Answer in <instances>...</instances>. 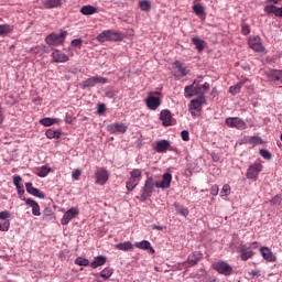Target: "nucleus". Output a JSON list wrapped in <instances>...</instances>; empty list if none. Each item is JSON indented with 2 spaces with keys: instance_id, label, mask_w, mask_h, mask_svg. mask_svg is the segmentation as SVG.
Returning a JSON list of instances; mask_svg holds the SVG:
<instances>
[{
  "instance_id": "f257e3e1",
  "label": "nucleus",
  "mask_w": 282,
  "mask_h": 282,
  "mask_svg": "<svg viewBox=\"0 0 282 282\" xmlns=\"http://www.w3.org/2000/svg\"><path fill=\"white\" fill-rule=\"evenodd\" d=\"M96 39L99 43H107V42L120 43V41H124V33L113 31V30H106V31H102L99 35H97Z\"/></svg>"
},
{
  "instance_id": "f03ea898",
  "label": "nucleus",
  "mask_w": 282,
  "mask_h": 282,
  "mask_svg": "<svg viewBox=\"0 0 282 282\" xmlns=\"http://www.w3.org/2000/svg\"><path fill=\"white\" fill-rule=\"evenodd\" d=\"M142 180V170L134 169L130 172V177L126 182V188L128 193H131L138 184H140V181Z\"/></svg>"
},
{
  "instance_id": "7ed1b4c3",
  "label": "nucleus",
  "mask_w": 282,
  "mask_h": 282,
  "mask_svg": "<svg viewBox=\"0 0 282 282\" xmlns=\"http://www.w3.org/2000/svg\"><path fill=\"white\" fill-rule=\"evenodd\" d=\"M66 39H67V31L62 30L59 33L53 32L48 34L45 37V43H47V45L58 46V45H63Z\"/></svg>"
},
{
  "instance_id": "20e7f679",
  "label": "nucleus",
  "mask_w": 282,
  "mask_h": 282,
  "mask_svg": "<svg viewBox=\"0 0 282 282\" xmlns=\"http://www.w3.org/2000/svg\"><path fill=\"white\" fill-rule=\"evenodd\" d=\"M107 83H109V79H107V77L93 76L82 82L79 84V87L82 89H89V87H96V85H107Z\"/></svg>"
},
{
  "instance_id": "39448f33",
  "label": "nucleus",
  "mask_w": 282,
  "mask_h": 282,
  "mask_svg": "<svg viewBox=\"0 0 282 282\" xmlns=\"http://www.w3.org/2000/svg\"><path fill=\"white\" fill-rule=\"evenodd\" d=\"M206 102V97L200 95L197 99H193L189 105L188 109L192 116L197 117L202 115V105Z\"/></svg>"
},
{
  "instance_id": "423d86ee",
  "label": "nucleus",
  "mask_w": 282,
  "mask_h": 282,
  "mask_svg": "<svg viewBox=\"0 0 282 282\" xmlns=\"http://www.w3.org/2000/svg\"><path fill=\"white\" fill-rule=\"evenodd\" d=\"M155 182L156 181L153 180V176H149L145 180L144 186L142 187L141 202H145L148 197H151L153 195Z\"/></svg>"
},
{
  "instance_id": "0eeeda50",
  "label": "nucleus",
  "mask_w": 282,
  "mask_h": 282,
  "mask_svg": "<svg viewBox=\"0 0 282 282\" xmlns=\"http://www.w3.org/2000/svg\"><path fill=\"white\" fill-rule=\"evenodd\" d=\"M213 268L218 274H224V276H230L232 274V267L226 261L214 262Z\"/></svg>"
},
{
  "instance_id": "6e6552de",
  "label": "nucleus",
  "mask_w": 282,
  "mask_h": 282,
  "mask_svg": "<svg viewBox=\"0 0 282 282\" xmlns=\"http://www.w3.org/2000/svg\"><path fill=\"white\" fill-rule=\"evenodd\" d=\"M248 45L253 50V52H258L260 54L265 52V46H263V43H261V37L259 35L249 36Z\"/></svg>"
},
{
  "instance_id": "1a4fd4ad",
  "label": "nucleus",
  "mask_w": 282,
  "mask_h": 282,
  "mask_svg": "<svg viewBox=\"0 0 282 282\" xmlns=\"http://www.w3.org/2000/svg\"><path fill=\"white\" fill-rule=\"evenodd\" d=\"M261 171H263V165L261 163H258V162L252 163L251 165H249L247 170V173H246L247 180H257Z\"/></svg>"
},
{
  "instance_id": "9d476101",
  "label": "nucleus",
  "mask_w": 282,
  "mask_h": 282,
  "mask_svg": "<svg viewBox=\"0 0 282 282\" xmlns=\"http://www.w3.org/2000/svg\"><path fill=\"white\" fill-rule=\"evenodd\" d=\"M225 122L227 127H230L231 129H239L240 131H243V129L247 128L246 121L238 117H228Z\"/></svg>"
},
{
  "instance_id": "9b49d317",
  "label": "nucleus",
  "mask_w": 282,
  "mask_h": 282,
  "mask_svg": "<svg viewBox=\"0 0 282 282\" xmlns=\"http://www.w3.org/2000/svg\"><path fill=\"white\" fill-rule=\"evenodd\" d=\"M198 94H202V86L197 84V80H194L192 85L184 88L185 98H193V96H198Z\"/></svg>"
},
{
  "instance_id": "f8f14e48",
  "label": "nucleus",
  "mask_w": 282,
  "mask_h": 282,
  "mask_svg": "<svg viewBox=\"0 0 282 282\" xmlns=\"http://www.w3.org/2000/svg\"><path fill=\"white\" fill-rule=\"evenodd\" d=\"M107 182H109V172L101 167L95 173V184L105 186Z\"/></svg>"
},
{
  "instance_id": "ddd939ff",
  "label": "nucleus",
  "mask_w": 282,
  "mask_h": 282,
  "mask_svg": "<svg viewBox=\"0 0 282 282\" xmlns=\"http://www.w3.org/2000/svg\"><path fill=\"white\" fill-rule=\"evenodd\" d=\"M173 65L176 69V73L174 74V77L176 78V80L184 78V76H188L189 70L186 68V66H184L182 62L175 61Z\"/></svg>"
},
{
  "instance_id": "4468645a",
  "label": "nucleus",
  "mask_w": 282,
  "mask_h": 282,
  "mask_svg": "<svg viewBox=\"0 0 282 282\" xmlns=\"http://www.w3.org/2000/svg\"><path fill=\"white\" fill-rule=\"evenodd\" d=\"M145 105L150 111H155L160 105H162V100L159 97L153 96V93H150L145 99Z\"/></svg>"
},
{
  "instance_id": "2eb2a0df",
  "label": "nucleus",
  "mask_w": 282,
  "mask_h": 282,
  "mask_svg": "<svg viewBox=\"0 0 282 282\" xmlns=\"http://www.w3.org/2000/svg\"><path fill=\"white\" fill-rule=\"evenodd\" d=\"M78 213H79L78 208L76 207H72L70 209H68L62 218V221H61L62 226H67V224H69L72 219H75Z\"/></svg>"
},
{
  "instance_id": "dca6fc26",
  "label": "nucleus",
  "mask_w": 282,
  "mask_h": 282,
  "mask_svg": "<svg viewBox=\"0 0 282 282\" xmlns=\"http://www.w3.org/2000/svg\"><path fill=\"white\" fill-rule=\"evenodd\" d=\"M171 182H173V175L171 173H164L161 182H155L156 188H171Z\"/></svg>"
},
{
  "instance_id": "f3484780",
  "label": "nucleus",
  "mask_w": 282,
  "mask_h": 282,
  "mask_svg": "<svg viewBox=\"0 0 282 282\" xmlns=\"http://www.w3.org/2000/svg\"><path fill=\"white\" fill-rule=\"evenodd\" d=\"M160 120L163 127H171L173 124V115L169 109H164L160 113Z\"/></svg>"
},
{
  "instance_id": "a211bd4d",
  "label": "nucleus",
  "mask_w": 282,
  "mask_h": 282,
  "mask_svg": "<svg viewBox=\"0 0 282 282\" xmlns=\"http://www.w3.org/2000/svg\"><path fill=\"white\" fill-rule=\"evenodd\" d=\"M25 189L29 195H33V197H39V199H45V193L40 192V189L34 187L32 183H25Z\"/></svg>"
},
{
  "instance_id": "6ab92c4d",
  "label": "nucleus",
  "mask_w": 282,
  "mask_h": 282,
  "mask_svg": "<svg viewBox=\"0 0 282 282\" xmlns=\"http://www.w3.org/2000/svg\"><path fill=\"white\" fill-rule=\"evenodd\" d=\"M23 202H25L26 206H30L32 208V215L35 217H41V206H39V203L32 198H23Z\"/></svg>"
},
{
  "instance_id": "aec40b11",
  "label": "nucleus",
  "mask_w": 282,
  "mask_h": 282,
  "mask_svg": "<svg viewBox=\"0 0 282 282\" xmlns=\"http://www.w3.org/2000/svg\"><path fill=\"white\" fill-rule=\"evenodd\" d=\"M52 58L54 63H67V61H69V56H67V54L63 53V51L59 50L53 51Z\"/></svg>"
},
{
  "instance_id": "412c9836",
  "label": "nucleus",
  "mask_w": 282,
  "mask_h": 282,
  "mask_svg": "<svg viewBox=\"0 0 282 282\" xmlns=\"http://www.w3.org/2000/svg\"><path fill=\"white\" fill-rule=\"evenodd\" d=\"M108 133H127V127L124 123H111L108 126Z\"/></svg>"
},
{
  "instance_id": "4be33fe9",
  "label": "nucleus",
  "mask_w": 282,
  "mask_h": 282,
  "mask_svg": "<svg viewBox=\"0 0 282 282\" xmlns=\"http://www.w3.org/2000/svg\"><path fill=\"white\" fill-rule=\"evenodd\" d=\"M254 257V252L252 249L248 248L246 245H240V259L241 261H248V259H252Z\"/></svg>"
},
{
  "instance_id": "5701e85b",
  "label": "nucleus",
  "mask_w": 282,
  "mask_h": 282,
  "mask_svg": "<svg viewBox=\"0 0 282 282\" xmlns=\"http://www.w3.org/2000/svg\"><path fill=\"white\" fill-rule=\"evenodd\" d=\"M267 78L271 83H282V70H270L267 73Z\"/></svg>"
},
{
  "instance_id": "b1692460",
  "label": "nucleus",
  "mask_w": 282,
  "mask_h": 282,
  "mask_svg": "<svg viewBox=\"0 0 282 282\" xmlns=\"http://www.w3.org/2000/svg\"><path fill=\"white\" fill-rule=\"evenodd\" d=\"M261 256L265 261H269L270 263L276 261V258L274 257V253L270 250L268 247H262L260 249Z\"/></svg>"
},
{
  "instance_id": "393cba45",
  "label": "nucleus",
  "mask_w": 282,
  "mask_h": 282,
  "mask_svg": "<svg viewBox=\"0 0 282 282\" xmlns=\"http://www.w3.org/2000/svg\"><path fill=\"white\" fill-rule=\"evenodd\" d=\"M202 257H203L202 252L194 251L187 257V263H189V265H197Z\"/></svg>"
},
{
  "instance_id": "a878e982",
  "label": "nucleus",
  "mask_w": 282,
  "mask_h": 282,
  "mask_svg": "<svg viewBox=\"0 0 282 282\" xmlns=\"http://www.w3.org/2000/svg\"><path fill=\"white\" fill-rule=\"evenodd\" d=\"M134 247L139 248V250H150L151 254H155V249L151 247V242H149L148 240L135 242Z\"/></svg>"
},
{
  "instance_id": "bb28decb",
  "label": "nucleus",
  "mask_w": 282,
  "mask_h": 282,
  "mask_svg": "<svg viewBox=\"0 0 282 282\" xmlns=\"http://www.w3.org/2000/svg\"><path fill=\"white\" fill-rule=\"evenodd\" d=\"M107 263V257L105 256H97L94 258V261L90 263V267L96 270V268H100Z\"/></svg>"
},
{
  "instance_id": "cd10ccee",
  "label": "nucleus",
  "mask_w": 282,
  "mask_h": 282,
  "mask_svg": "<svg viewBox=\"0 0 282 282\" xmlns=\"http://www.w3.org/2000/svg\"><path fill=\"white\" fill-rule=\"evenodd\" d=\"M171 147V142L169 140H161L155 145L156 153H166V150Z\"/></svg>"
},
{
  "instance_id": "c85d7f7f",
  "label": "nucleus",
  "mask_w": 282,
  "mask_h": 282,
  "mask_svg": "<svg viewBox=\"0 0 282 282\" xmlns=\"http://www.w3.org/2000/svg\"><path fill=\"white\" fill-rule=\"evenodd\" d=\"M98 12V8L94 6H83L80 8V13L84 14L85 17H91V14H96Z\"/></svg>"
},
{
  "instance_id": "c756f323",
  "label": "nucleus",
  "mask_w": 282,
  "mask_h": 282,
  "mask_svg": "<svg viewBox=\"0 0 282 282\" xmlns=\"http://www.w3.org/2000/svg\"><path fill=\"white\" fill-rule=\"evenodd\" d=\"M44 6L47 10H54V8H61L63 6V0H45Z\"/></svg>"
},
{
  "instance_id": "7c9ffc66",
  "label": "nucleus",
  "mask_w": 282,
  "mask_h": 282,
  "mask_svg": "<svg viewBox=\"0 0 282 282\" xmlns=\"http://www.w3.org/2000/svg\"><path fill=\"white\" fill-rule=\"evenodd\" d=\"M117 250H121L122 252H129V250H133V243L131 241L120 242L115 246Z\"/></svg>"
},
{
  "instance_id": "2f4dec72",
  "label": "nucleus",
  "mask_w": 282,
  "mask_h": 282,
  "mask_svg": "<svg viewBox=\"0 0 282 282\" xmlns=\"http://www.w3.org/2000/svg\"><path fill=\"white\" fill-rule=\"evenodd\" d=\"M45 135L48 140H59L62 132L61 130L47 129Z\"/></svg>"
},
{
  "instance_id": "473e14b6",
  "label": "nucleus",
  "mask_w": 282,
  "mask_h": 282,
  "mask_svg": "<svg viewBox=\"0 0 282 282\" xmlns=\"http://www.w3.org/2000/svg\"><path fill=\"white\" fill-rule=\"evenodd\" d=\"M14 28L10 24H0V36H8V34H12Z\"/></svg>"
},
{
  "instance_id": "72a5a7b5",
  "label": "nucleus",
  "mask_w": 282,
  "mask_h": 282,
  "mask_svg": "<svg viewBox=\"0 0 282 282\" xmlns=\"http://www.w3.org/2000/svg\"><path fill=\"white\" fill-rule=\"evenodd\" d=\"M56 122H58V119L50 117H45L40 120V124H42L43 127H52V124H56Z\"/></svg>"
},
{
  "instance_id": "f704fd0d",
  "label": "nucleus",
  "mask_w": 282,
  "mask_h": 282,
  "mask_svg": "<svg viewBox=\"0 0 282 282\" xmlns=\"http://www.w3.org/2000/svg\"><path fill=\"white\" fill-rule=\"evenodd\" d=\"M192 43L193 45H195L197 52H204V43H205L204 40L199 37H193Z\"/></svg>"
},
{
  "instance_id": "c9c22d12",
  "label": "nucleus",
  "mask_w": 282,
  "mask_h": 282,
  "mask_svg": "<svg viewBox=\"0 0 282 282\" xmlns=\"http://www.w3.org/2000/svg\"><path fill=\"white\" fill-rule=\"evenodd\" d=\"M242 87H243V84H241V83L230 86L229 94H231V96H237V94H239L241 91Z\"/></svg>"
},
{
  "instance_id": "e433bc0d",
  "label": "nucleus",
  "mask_w": 282,
  "mask_h": 282,
  "mask_svg": "<svg viewBox=\"0 0 282 282\" xmlns=\"http://www.w3.org/2000/svg\"><path fill=\"white\" fill-rule=\"evenodd\" d=\"M139 8L142 12H149V10H151V2L149 0H141L139 2Z\"/></svg>"
},
{
  "instance_id": "4c0bfd02",
  "label": "nucleus",
  "mask_w": 282,
  "mask_h": 282,
  "mask_svg": "<svg viewBox=\"0 0 282 282\" xmlns=\"http://www.w3.org/2000/svg\"><path fill=\"white\" fill-rule=\"evenodd\" d=\"M276 10H280V7L273 4H268L264 7V12H267V14H274L276 17Z\"/></svg>"
},
{
  "instance_id": "58836bf2",
  "label": "nucleus",
  "mask_w": 282,
  "mask_h": 282,
  "mask_svg": "<svg viewBox=\"0 0 282 282\" xmlns=\"http://www.w3.org/2000/svg\"><path fill=\"white\" fill-rule=\"evenodd\" d=\"M111 274H113V269L111 268H105L101 272H100V276L101 279H110Z\"/></svg>"
},
{
  "instance_id": "ea45409f",
  "label": "nucleus",
  "mask_w": 282,
  "mask_h": 282,
  "mask_svg": "<svg viewBox=\"0 0 282 282\" xmlns=\"http://www.w3.org/2000/svg\"><path fill=\"white\" fill-rule=\"evenodd\" d=\"M249 144H252V147H257L259 144H263V139H261V137H251L249 139Z\"/></svg>"
},
{
  "instance_id": "a19ab883",
  "label": "nucleus",
  "mask_w": 282,
  "mask_h": 282,
  "mask_svg": "<svg viewBox=\"0 0 282 282\" xmlns=\"http://www.w3.org/2000/svg\"><path fill=\"white\" fill-rule=\"evenodd\" d=\"M76 265L87 267L89 265V260L83 257H78L75 260Z\"/></svg>"
},
{
  "instance_id": "79ce46f5",
  "label": "nucleus",
  "mask_w": 282,
  "mask_h": 282,
  "mask_svg": "<svg viewBox=\"0 0 282 282\" xmlns=\"http://www.w3.org/2000/svg\"><path fill=\"white\" fill-rule=\"evenodd\" d=\"M281 202H282V195L281 194H278V195L273 196L270 199L271 206H279V204H281Z\"/></svg>"
},
{
  "instance_id": "37998d69",
  "label": "nucleus",
  "mask_w": 282,
  "mask_h": 282,
  "mask_svg": "<svg viewBox=\"0 0 282 282\" xmlns=\"http://www.w3.org/2000/svg\"><path fill=\"white\" fill-rule=\"evenodd\" d=\"M23 178L20 175H14L13 176V184L15 188H21L23 186Z\"/></svg>"
},
{
  "instance_id": "c03bdc74",
  "label": "nucleus",
  "mask_w": 282,
  "mask_h": 282,
  "mask_svg": "<svg viewBox=\"0 0 282 282\" xmlns=\"http://www.w3.org/2000/svg\"><path fill=\"white\" fill-rule=\"evenodd\" d=\"M230 195V185L225 184L220 191V197H228Z\"/></svg>"
},
{
  "instance_id": "a18cd8bd",
  "label": "nucleus",
  "mask_w": 282,
  "mask_h": 282,
  "mask_svg": "<svg viewBox=\"0 0 282 282\" xmlns=\"http://www.w3.org/2000/svg\"><path fill=\"white\" fill-rule=\"evenodd\" d=\"M260 155L261 158H263L264 160H272V153H270V151L265 150V149H261L260 150Z\"/></svg>"
},
{
  "instance_id": "49530a36",
  "label": "nucleus",
  "mask_w": 282,
  "mask_h": 282,
  "mask_svg": "<svg viewBox=\"0 0 282 282\" xmlns=\"http://www.w3.org/2000/svg\"><path fill=\"white\" fill-rule=\"evenodd\" d=\"M193 10L197 17H200V14H204V7L202 4H194Z\"/></svg>"
},
{
  "instance_id": "de8ad7c7",
  "label": "nucleus",
  "mask_w": 282,
  "mask_h": 282,
  "mask_svg": "<svg viewBox=\"0 0 282 282\" xmlns=\"http://www.w3.org/2000/svg\"><path fill=\"white\" fill-rule=\"evenodd\" d=\"M241 34H243V36H248V34H250V25L246 22H242L241 24Z\"/></svg>"
},
{
  "instance_id": "09e8293b",
  "label": "nucleus",
  "mask_w": 282,
  "mask_h": 282,
  "mask_svg": "<svg viewBox=\"0 0 282 282\" xmlns=\"http://www.w3.org/2000/svg\"><path fill=\"white\" fill-rule=\"evenodd\" d=\"M48 174L50 170L47 169V166H42L37 173L39 177H47Z\"/></svg>"
},
{
  "instance_id": "8fccbe9b",
  "label": "nucleus",
  "mask_w": 282,
  "mask_h": 282,
  "mask_svg": "<svg viewBox=\"0 0 282 282\" xmlns=\"http://www.w3.org/2000/svg\"><path fill=\"white\" fill-rule=\"evenodd\" d=\"M0 230H1V232H8L10 230V221L7 220V221L0 224Z\"/></svg>"
},
{
  "instance_id": "3c124183",
  "label": "nucleus",
  "mask_w": 282,
  "mask_h": 282,
  "mask_svg": "<svg viewBox=\"0 0 282 282\" xmlns=\"http://www.w3.org/2000/svg\"><path fill=\"white\" fill-rule=\"evenodd\" d=\"M181 138H182V141H183V142H188V140H191L188 130H183V131L181 132Z\"/></svg>"
},
{
  "instance_id": "603ef678",
  "label": "nucleus",
  "mask_w": 282,
  "mask_h": 282,
  "mask_svg": "<svg viewBox=\"0 0 282 282\" xmlns=\"http://www.w3.org/2000/svg\"><path fill=\"white\" fill-rule=\"evenodd\" d=\"M12 217V214L8 210L0 212V219H10Z\"/></svg>"
},
{
  "instance_id": "864d4df0",
  "label": "nucleus",
  "mask_w": 282,
  "mask_h": 282,
  "mask_svg": "<svg viewBox=\"0 0 282 282\" xmlns=\"http://www.w3.org/2000/svg\"><path fill=\"white\" fill-rule=\"evenodd\" d=\"M70 45H72L73 47H79V45H83V40H80V39H75V40H73V41L70 42Z\"/></svg>"
},
{
  "instance_id": "5fc2aeb1",
  "label": "nucleus",
  "mask_w": 282,
  "mask_h": 282,
  "mask_svg": "<svg viewBox=\"0 0 282 282\" xmlns=\"http://www.w3.org/2000/svg\"><path fill=\"white\" fill-rule=\"evenodd\" d=\"M178 215H182V217H188V208H180L177 209Z\"/></svg>"
},
{
  "instance_id": "6e6d98bb",
  "label": "nucleus",
  "mask_w": 282,
  "mask_h": 282,
  "mask_svg": "<svg viewBox=\"0 0 282 282\" xmlns=\"http://www.w3.org/2000/svg\"><path fill=\"white\" fill-rule=\"evenodd\" d=\"M6 102L7 105H14L17 102V99H14V95H9Z\"/></svg>"
},
{
  "instance_id": "4d7b16f0",
  "label": "nucleus",
  "mask_w": 282,
  "mask_h": 282,
  "mask_svg": "<svg viewBox=\"0 0 282 282\" xmlns=\"http://www.w3.org/2000/svg\"><path fill=\"white\" fill-rule=\"evenodd\" d=\"M210 195H214V196L219 195V186L214 185V186L210 188Z\"/></svg>"
},
{
  "instance_id": "13d9d810",
  "label": "nucleus",
  "mask_w": 282,
  "mask_h": 282,
  "mask_svg": "<svg viewBox=\"0 0 282 282\" xmlns=\"http://www.w3.org/2000/svg\"><path fill=\"white\" fill-rule=\"evenodd\" d=\"M105 111H106L105 104L97 105V113H105Z\"/></svg>"
},
{
  "instance_id": "bf43d9fd",
  "label": "nucleus",
  "mask_w": 282,
  "mask_h": 282,
  "mask_svg": "<svg viewBox=\"0 0 282 282\" xmlns=\"http://www.w3.org/2000/svg\"><path fill=\"white\" fill-rule=\"evenodd\" d=\"M82 173H83V172H82L80 170H75V171L72 173L73 180H78V177H80Z\"/></svg>"
},
{
  "instance_id": "052dcab7",
  "label": "nucleus",
  "mask_w": 282,
  "mask_h": 282,
  "mask_svg": "<svg viewBox=\"0 0 282 282\" xmlns=\"http://www.w3.org/2000/svg\"><path fill=\"white\" fill-rule=\"evenodd\" d=\"M17 191L19 195H23L25 193V188L23 187V185L22 187H17Z\"/></svg>"
},
{
  "instance_id": "680f3d73",
  "label": "nucleus",
  "mask_w": 282,
  "mask_h": 282,
  "mask_svg": "<svg viewBox=\"0 0 282 282\" xmlns=\"http://www.w3.org/2000/svg\"><path fill=\"white\" fill-rule=\"evenodd\" d=\"M151 228H153V230H164V227L160 225H152Z\"/></svg>"
},
{
  "instance_id": "e2e57ef3",
  "label": "nucleus",
  "mask_w": 282,
  "mask_h": 282,
  "mask_svg": "<svg viewBox=\"0 0 282 282\" xmlns=\"http://www.w3.org/2000/svg\"><path fill=\"white\" fill-rule=\"evenodd\" d=\"M248 248H250V250H252V248L256 250V248H259V242H252Z\"/></svg>"
},
{
  "instance_id": "0e129e2a",
  "label": "nucleus",
  "mask_w": 282,
  "mask_h": 282,
  "mask_svg": "<svg viewBox=\"0 0 282 282\" xmlns=\"http://www.w3.org/2000/svg\"><path fill=\"white\" fill-rule=\"evenodd\" d=\"M3 123V108L0 106V124Z\"/></svg>"
},
{
  "instance_id": "69168bd1",
  "label": "nucleus",
  "mask_w": 282,
  "mask_h": 282,
  "mask_svg": "<svg viewBox=\"0 0 282 282\" xmlns=\"http://www.w3.org/2000/svg\"><path fill=\"white\" fill-rule=\"evenodd\" d=\"M276 17L282 18V7H280V9H276Z\"/></svg>"
},
{
  "instance_id": "338daca9",
  "label": "nucleus",
  "mask_w": 282,
  "mask_h": 282,
  "mask_svg": "<svg viewBox=\"0 0 282 282\" xmlns=\"http://www.w3.org/2000/svg\"><path fill=\"white\" fill-rule=\"evenodd\" d=\"M203 89H210V84H208V82H206V83L203 85Z\"/></svg>"
},
{
  "instance_id": "774afa93",
  "label": "nucleus",
  "mask_w": 282,
  "mask_h": 282,
  "mask_svg": "<svg viewBox=\"0 0 282 282\" xmlns=\"http://www.w3.org/2000/svg\"><path fill=\"white\" fill-rule=\"evenodd\" d=\"M250 274H251V276H257V275L259 274V271L252 270V271L250 272Z\"/></svg>"
}]
</instances>
